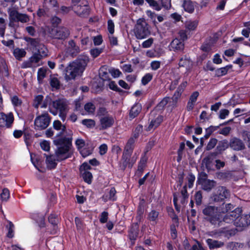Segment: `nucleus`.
Masks as SVG:
<instances>
[{
    "label": "nucleus",
    "instance_id": "f257e3e1",
    "mask_svg": "<svg viewBox=\"0 0 250 250\" xmlns=\"http://www.w3.org/2000/svg\"><path fill=\"white\" fill-rule=\"evenodd\" d=\"M72 137H63L54 140V144L57 146L55 151V156L45 155L47 167L53 169L56 167L57 163L56 161H61L71 157L70 149L72 146Z\"/></svg>",
    "mask_w": 250,
    "mask_h": 250
},
{
    "label": "nucleus",
    "instance_id": "f03ea898",
    "mask_svg": "<svg viewBox=\"0 0 250 250\" xmlns=\"http://www.w3.org/2000/svg\"><path fill=\"white\" fill-rule=\"evenodd\" d=\"M89 62L87 56H81L70 63L65 68V78L67 80L74 79L82 75Z\"/></svg>",
    "mask_w": 250,
    "mask_h": 250
},
{
    "label": "nucleus",
    "instance_id": "7ed1b4c3",
    "mask_svg": "<svg viewBox=\"0 0 250 250\" xmlns=\"http://www.w3.org/2000/svg\"><path fill=\"white\" fill-rule=\"evenodd\" d=\"M204 219L215 227L222 226L221 215L218 212V207L209 205H205L202 209Z\"/></svg>",
    "mask_w": 250,
    "mask_h": 250
},
{
    "label": "nucleus",
    "instance_id": "20e7f679",
    "mask_svg": "<svg viewBox=\"0 0 250 250\" xmlns=\"http://www.w3.org/2000/svg\"><path fill=\"white\" fill-rule=\"evenodd\" d=\"M134 33L138 39L146 38L150 35L148 24L144 19L137 20L134 28Z\"/></svg>",
    "mask_w": 250,
    "mask_h": 250
},
{
    "label": "nucleus",
    "instance_id": "39448f33",
    "mask_svg": "<svg viewBox=\"0 0 250 250\" xmlns=\"http://www.w3.org/2000/svg\"><path fill=\"white\" fill-rule=\"evenodd\" d=\"M52 106L55 109L52 110L50 108V112L56 115L59 110L60 117L62 121H64L68 110L67 102L63 100L59 99L52 102Z\"/></svg>",
    "mask_w": 250,
    "mask_h": 250
},
{
    "label": "nucleus",
    "instance_id": "423d86ee",
    "mask_svg": "<svg viewBox=\"0 0 250 250\" xmlns=\"http://www.w3.org/2000/svg\"><path fill=\"white\" fill-rule=\"evenodd\" d=\"M49 36L54 39L64 40L67 38L69 35V30L65 27H54L50 30Z\"/></svg>",
    "mask_w": 250,
    "mask_h": 250
},
{
    "label": "nucleus",
    "instance_id": "0eeeda50",
    "mask_svg": "<svg viewBox=\"0 0 250 250\" xmlns=\"http://www.w3.org/2000/svg\"><path fill=\"white\" fill-rule=\"evenodd\" d=\"M230 196L229 191L225 187L219 186L216 192L211 196V200L214 202H221Z\"/></svg>",
    "mask_w": 250,
    "mask_h": 250
},
{
    "label": "nucleus",
    "instance_id": "6e6552de",
    "mask_svg": "<svg viewBox=\"0 0 250 250\" xmlns=\"http://www.w3.org/2000/svg\"><path fill=\"white\" fill-rule=\"evenodd\" d=\"M51 121V117L47 113L38 116L35 120L34 125L35 129L43 130L46 128Z\"/></svg>",
    "mask_w": 250,
    "mask_h": 250
},
{
    "label": "nucleus",
    "instance_id": "1a4fd4ad",
    "mask_svg": "<svg viewBox=\"0 0 250 250\" xmlns=\"http://www.w3.org/2000/svg\"><path fill=\"white\" fill-rule=\"evenodd\" d=\"M131 154V153H128L125 151L124 152L122 163L120 166L123 170H125L127 167L131 168L133 164L136 162L137 157L133 156L130 159Z\"/></svg>",
    "mask_w": 250,
    "mask_h": 250
},
{
    "label": "nucleus",
    "instance_id": "9d476101",
    "mask_svg": "<svg viewBox=\"0 0 250 250\" xmlns=\"http://www.w3.org/2000/svg\"><path fill=\"white\" fill-rule=\"evenodd\" d=\"M14 120V115L12 113L5 114L0 113V126L10 127Z\"/></svg>",
    "mask_w": 250,
    "mask_h": 250
},
{
    "label": "nucleus",
    "instance_id": "9b49d317",
    "mask_svg": "<svg viewBox=\"0 0 250 250\" xmlns=\"http://www.w3.org/2000/svg\"><path fill=\"white\" fill-rule=\"evenodd\" d=\"M229 146L234 150H242L245 148L244 143L239 139L233 138L230 140Z\"/></svg>",
    "mask_w": 250,
    "mask_h": 250
},
{
    "label": "nucleus",
    "instance_id": "f8f14e48",
    "mask_svg": "<svg viewBox=\"0 0 250 250\" xmlns=\"http://www.w3.org/2000/svg\"><path fill=\"white\" fill-rule=\"evenodd\" d=\"M237 227L245 228L250 225V215L246 214L240 216L237 221L234 222Z\"/></svg>",
    "mask_w": 250,
    "mask_h": 250
},
{
    "label": "nucleus",
    "instance_id": "ddd939ff",
    "mask_svg": "<svg viewBox=\"0 0 250 250\" xmlns=\"http://www.w3.org/2000/svg\"><path fill=\"white\" fill-rule=\"evenodd\" d=\"M75 12L79 16L83 17L87 16L89 13V9L87 5H74L73 7Z\"/></svg>",
    "mask_w": 250,
    "mask_h": 250
},
{
    "label": "nucleus",
    "instance_id": "4468645a",
    "mask_svg": "<svg viewBox=\"0 0 250 250\" xmlns=\"http://www.w3.org/2000/svg\"><path fill=\"white\" fill-rule=\"evenodd\" d=\"M42 59L41 57L36 53L30 57L29 61L23 63V67H35L37 65V63Z\"/></svg>",
    "mask_w": 250,
    "mask_h": 250
},
{
    "label": "nucleus",
    "instance_id": "2eb2a0df",
    "mask_svg": "<svg viewBox=\"0 0 250 250\" xmlns=\"http://www.w3.org/2000/svg\"><path fill=\"white\" fill-rule=\"evenodd\" d=\"M101 126L102 129H105L111 127L114 123L112 117L104 116L100 119Z\"/></svg>",
    "mask_w": 250,
    "mask_h": 250
},
{
    "label": "nucleus",
    "instance_id": "dca6fc26",
    "mask_svg": "<svg viewBox=\"0 0 250 250\" xmlns=\"http://www.w3.org/2000/svg\"><path fill=\"white\" fill-rule=\"evenodd\" d=\"M68 45V50L69 53L73 57L76 56L80 52L79 47L76 45L75 42L73 40L69 41Z\"/></svg>",
    "mask_w": 250,
    "mask_h": 250
},
{
    "label": "nucleus",
    "instance_id": "f3484780",
    "mask_svg": "<svg viewBox=\"0 0 250 250\" xmlns=\"http://www.w3.org/2000/svg\"><path fill=\"white\" fill-rule=\"evenodd\" d=\"M170 46L174 51H182L184 48V43L177 38L174 39L171 42Z\"/></svg>",
    "mask_w": 250,
    "mask_h": 250
},
{
    "label": "nucleus",
    "instance_id": "a211bd4d",
    "mask_svg": "<svg viewBox=\"0 0 250 250\" xmlns=\"http://www.w3.org/2000/svg\"><path fill=\"white\" fill-rule=\"evenodd\" d=\"M201 185L203 189L209 192L216 186V182L214 180L209 179L202 183Z\"/></svg>",
    "mask_w": 250,
    "mask_h": 250
},
{
    "label": "nucleus",
    "instance_id": "6ab92c4d",
    "mask_svg": "<svg viewBox=\"0 0 250 250\" xmlns=\"http://www.w3.org/2000/svg\"><path fill=\"white\" fill-rule=\"evenodd\" d=\"M139 232V225L138 223L133 224L132 225L129 231V237L131 240H135L138 236Z\"/></svg>",
    "mask_w": 250,
    "mask_h": 250
},
{
    "label": "nucleus",
    "instance_id": "aec40b11",
    "mask_svg": "<svg viewBox=\"0 0 250 250\" xmlns=\"http://www.w3.org/2000/svg\"><path fill=\"white\" fill-rule=\"evenodd\" d=\"M182 93V89H177L172 97L171 98V101H170V103L171 104V105L173 107H175L177 106V104L178 103V100L180 99L181 94Z\"/></svg>",
    "mask_w": 250,
    "mask_h": 250
},
{
    "label": "nucleus",
    "instance_id": "412c9836",
    "mask_svg": "<svg viewBox=\"0 0 250 250\" xmlns=\"http://www.w3.org/2000/svg\"><path fill=\"white\" fill-rule=\"evenodd\" d=\"M207 243L210 249L220 248L224 245V242L217 240H214L211 239H208Z\"/></svg>",
    "mask_w": 250,
    "mask_h": 250
},
{
    "label": "nucleus",
    "instance_id": "4be33fe9",
    "mask_svg": "<svg viewBox=\"0 0 250 250\" xmlns=\"http://www.w3.org/2000/svg\"><path fill=\"white\" fill-rule=\"evenodd\" d=\"M163 120V117L161 115H159L155 120L151 121L150 124L147 127V130L150 131L152 128H155L157 127L162 123Z\"/></svg>",
    "mask_w": 250,
    "mask_h": 250
},
{
    "label": "nucleus",
    "instance_id": "5701e85b",
    "mask_svg": "<svg viewBox=\"0 0 250 250\" xmlns=\"http://www.w3.org/2000/svg\"><path fill=\"white\" fill-rule=\"evenodd\" d=\"M182 6L186 11L191 13L194 10V6L191 0H184Z\"/></svg>",
    "mask_w": 250,
    "mask_h": 250
},
{
    "label": "nucleus",
    "instance_id": "b1692460",
    "mask_svg": "<svg viewBox=\"0 0 250 250\" xmlns=\"http://www.w3.org/2000/svg\"><path fill=\"white\" fill-rule=\"evenodd\" d=\"M141 110H142L141 105L139 104H135L132 107V108L130 111V113H129L130 117L132 118H135L139 114V113L141 112Z\"/></svg>",
    "mask_w": 250,
    "mask_h": 250
},
{
    "label": "nucleus",
    "instance_id": "393cba45",
    "mask_svg": "<svg viewBox=\"0 0 250 250\" xmlns=\"http://www.w3.org/2000/svg\"><path fill=\"white\" fill-rule=\"evenodd\" d=\"M9 26L14 27L16 22V9L14 7L9 9Z\"/></svg>",
    "mask_w": 250,
    "mask_h": 250
},
{
    "label": "nucleus",
    "instance_id": "a878e982",
    "mask_svg": "<svg viewBox=\"0 0 250 250\" xmlns=\"http://www.w3.org/2000/svg\"><path fill=\"white\" fill-rule=\"evenodd\" d=\"M179 65L180 67H184L188 69L192 66V62L186 57L182 58L179 61Z\"/></svg>",
    "mask_w": 250,
    "mask_h": 250
},
{
    "label": "nucleus",
    "instance_id": "bb28decb",
    "mask_svg": "<svg viewBox=\"0 0 250 250\" xmlns=\"http://www.w3.org/2000/svg\"><path fill=\"white\" fill-rule=\"evenodd\" d=\"M242 213V209L240 208H236L233 210L228 213L229 216L233 220L234 222L237 221Z\"/></svg>",
    "mask_w": 250,
    "mask_h": 250
},
{
    "label": "nucleus",
    "instance_id": "cd10ccee",
    "mask_svg": "<svg viewBox=\"0 0 250 250\" xmlns=\"http://www.w3.org/2000/svg\"><path fill=\"white\" fill-rule=\"evenodd\" d=\"M229 146V143L226 140H223L220 141L216 148V150L220 151L221 153L227 148Z\"/></svg>",
    "mask_w": 250,
    "mask_h": 250
},
{
    "label": "nucleus",
    "instance_id": "c85d7f7f",
    "mask_svg": "<svg viewBox=\"0 0 250 250\" xmlns=\"http://www.w3.org/2000/svg\"><path fill=\"white\" fill-rule=\"evenodd\" d=\"M135 138L134 137H131L127 141V143L125 146L124 151L127 152L128 153H132L133 147H134V144L135 143Z\"/></svg>",
    "mask_w": 250,
    "mask_h": 250
},
{
    "label": "nucleus",
    "instance_id": "c756f323",
    "mask_svg": "<svg viewBox=\"0 0 250 250\" xmlns=\"http://www.w3.org/2000/svg\"><path fill=\"white\" fill-rule=\"evenodd\" d=\"M38 52L35 53L37 55H38L42 59L43 57H46L47 56L48 50L44 46V45L42 44L39 46L37 49Z\"/></svg>",
    "mask_w": 250,
    "mask_h": 250
},
{
    "label": "nucleus",
    "instance_id": "7c9ffc66",
    "mask_svg": "<svg viewBox=\"0 0 250 250\" xmlns=\"http://www.w3.org/2000/svg\"><path fill=\"white\" fill-rule=\"evenodd\" d=\"M80 172L84 181L88 184H90L92 178L91 173L85 170L84 171H80Z\"/></svg>",
    "mask_w": 250,
    "mask_h": 250
},
{
    "label": "nucleus",
    "instance_id": "2f4dec72",
    "mask_svg": "<svg viewBox=\"0 0 250 250\" xmlns=\"http://www.w3.org/2000/svg\"><path fill=\"white\" fill-rule=\"evenodd\" d=\"M8 224L6 225V228L8 230V232L7 233V236L8 238H12L14 236V225L10 221L7 222Z\"/></svg>",
    "mask_w": 250,
    "mask_h": 250
},
{
    "label": "nucleus",
    "instance_id": "473e14b6",
    "mask_svg": "<svg viewBox=\"0 0 250 250\" xmlns=\"http://www.w3.org/2000/svg\"><path fill=\"white\" fill-rule=\"evenodd\" d=\"M232 68L231 65H227L225 67L218 69L216 70V75L219 77L226 74L228 71Z\"/></svg>",
    "mask_w": 250,
    "mask_h": 250
},
{
    "label": "nucleus",
    "instance_id": "72a5a7b5",
    "mask_svg": "<svg viewBox=\"0 0 250 250\" xmlns=\"http://www.w3.org/2000/svg\"><path fill=\"white\" fill-rule=\"evenodd\" d=\"M147 160V158L145 156H143L141 158L138 167V172H139L140 173H142L143 172L144 169L146 167Z\"/></svg>",
    "mask_w": 250,
    "mask_h": 250
},
{
    "label": "nucleus",
    "instance_id": "f704fd0d",
    "mask_svg": "<svg viewBox=\"0 0 250 250\" xmlns=\"http://www.w3.org/2000/svg\"><path fill=\"white\" fill-rule=\"evenodd\" d=\"M99 75L104 81L109 80V75L106 68L103 66L101 67L99 71Z\"/></svg>",
    "mask_w": 250,
    "mask_h": 250
},
{
    "label": "nucleus",
    "instance_id": "c9c22d12",
    "mask_svg": "<svg viewBox=\"0 0 250 250\" xmlns=\"http://www.w3.org/2000/svg\"><path fill=\"white\" fill-rule=\"evenodd\" d=\"M48 221L53 227H56L59 222L58 216L54 214H50L48 217Z\"/></svg>",
    "mask_w": 250,
    "mask_h": 250
},
{
    "label": "nucleus",
    "instance_id": "e433bc0d",
    "mask_svg": "<svg viewBox=\"0 0 250 250\" xmlns=\"http://www.w3.org/2000/svg\"><path fill=\"white\" fill-rule=\"evenodd\" d=\"M202 192L201 191H198L194 195V200L197 206H200L202 203Z\"/></svg>",
    "mask_w": 250,
    "mask_h": 250
},
{
    "label": "nucleus",
    "instance_id": "4c0bfd02",
    "mask_svg": "<svg viewBox=\"0 0 250 250\" xmlns=\"http://www.w3.org/2000/svg\"><path fill=\"white\" fill-rule=\"evenodd\" d=\"M217 177L218 178L222 180L229 179L231 178L232 174L229 171L219 172L217 173Z\"/></svg>",
    "mask_w": 250,
    "mask_h": 250
},
{
    "label": "nucleus",
    "instance_id": "58836bf2",
    "mask_svg": "<svg viewBox=\"0 0 250 250\" xmlns=\"http://www.w3.org/2000/svg\"><path fill=\"white\" fill-rule=\"evenodd\" d=\"M47 70L44 68H41L38 72V80L39 83H42V79L45 77Z\"/></svg>",
    "mask_w": 250,
    "mask_h": 250
},
{
    "label": "nucleus",
    "instance_id": "ea45409f",
    "mask_svg": "<svg viewBox=\"0 0 250 250\" xmlns=\"http://www.w3.org/2000/svg\"><path fill=\"white\" fill-rule=\"evenodd\" d=\"M53 127L54 129L59 130H62L63 132L66 129V127L62 124L61 122L59 120H56L53 122Z\"/></svg>",
    "mask_w": 250,
    "mask_h": 250
},
{
    "label": "nucleus",
    "instance_id": "a19ab883",
    "mask_svg": "<svg viewBox=\"0 0 250 250\" xmlns=\"http://www.w3.org/2000/svg\"><path fill=\"white\" fill-rule=\"evenodd\" d=\"M17 21L26 22L29 21V18L27 15L20 14L17 11Z\"/></svg>",
    "mask_w": 250,
    "mask_h": 250
},
{
    "label": "nucleus",
    "instance_id": "79ce46f5",
    "mask_svg": "<svg viewBox=\"0 0 250 250\" xmlns=\"http://www.w3.org/2000/svg\"><path fill=\"white\" fill-rule=\"evenodd\" d=\"M208 180L209 179H208V175L205 172H201L199 174L198 182L199 185H201L202 183Z\"/></svg>",
    "mask_w": 250,
    "mask_h": 250
},
{
    "label": "nucleus",
    "instance_id": "37998d69",
    "mask_svg": "<svg viewBox=\"0 0 250 250\" xmlns=\"http://www.w3.org/2000/svg\"><path fill=\"white\" fill-rule=\"evenodd\" d=\"M26 41L30 42V44L36 48L37 49L38 47H39V46L42 45V44L40 43L39 40L38 39H33L31 38H28L27 39Z\"/></svg>",
    "mask_w": 250,
    "mask_h": 250
},
{
    "label": "nucleus",
    "instance_id": "c03bdc74",
    "mask_svg": "<svg viewBox=\"0 0 250 250\" xmlns=\"http://www.w3.org/2000/svg\"><path fill=\"white\" fill-rule=\"evenodd\" d=\"M218 140L216 138H211L206 146L207 150H210L213 148L217 145Z\"/></svg>",
    "mask_w": 250,
    "mask_h": 250
},
{
    "label": "nucleus",
    "instance_id": "a18cd8bd",
    "mask_svg": "<svg viewBox=\"0 0 250 250\" xmlns=\"http://www.w3.org/2000/svg\"><path fill=\"white\" fill-rule=\"evenodd\" d=\"M198 22L196 21H188L186 23V27L189 30H194L197 27Z\"/></svg>",
    "mask_w": 250,
    "mask_h": 250
},
{
    "label": "nucleus",
    "instance_id": "49530a36",
    "mask_svg": "<svg viewBox=\"0 0 250 250\" xmlns=\"http://www.w3.org/2000/svg\"><path fill=\"white\" fill-rule=\"evenodd\" d=\"M212 158H211L210 156L208 155L203 159V163L205 164V166L207 169L210 168V165L213 161Z\"/></svg>",
    "mask_w": 250,
    "mask_h": 250
},
{
    "label": "nucleus",
    "instance_id": "de8ad7c7",
    "mask_svg": "<svg viewBox=\"0 0 250 250\" xmlns=\"http://www.w3.org/2000/svg\"><path fill=\"white\" fill-rule=\"evenodd\" d=\"M82 124L88 127H92L95 126V121L91 119H84L82 121Z\"/></svg>",
    "mask_w": 250,
    "mask_h": 250
},
{
    "label": "nucleus",
    "instance_id": "09e8293b",
    "mask_svg": "<svg viewBox=\"0 0 250 250\" xmlns=\"http://www.w3.org/2000/svg\"><path fill=\"white\" fill-rule=\"evenodd\" d=\"M152 78V75L150 73H147L142 78V83L143 85L146 84L149 82H150Z\"/></svg>",
    "mask_w": 250,
    "mask_h": 250
},
{
    "label": "nucleus",
    "instance_id": "8fccbe9b",
    "mask_svg": "<svg viewBox=\"0 0 250 250\" xmlns=\"http://www.w3.org/2000/svg\"><path fill=\"white\" fill-rule=\"evenodd\" d=\"M159 212L155 210H152L149 214L148 219L150 221H155L157 219Z\"/></svg>",
    "mask_w": 250,
    "mask_h": 250
},
{
    "label": "nucleus",
    "instance_id": "3c124183",
    "mask_svg": "<svg viewBox=\"0 0 250 250\" xmlns=\"http://www.w3.org/2000/svg\"><path fill=\"white\" fill-rule=\"evenodd\" d=\"M10 194L9 190L7 188L3 189L2 192L0 194L1 199L3 201H6L9 197Z\"/></svg>",
    "mask_w": 250,
    "mask_h": 250
},
{
    "label": "nucleus",
    "instance_id": "603ef678",
    "mask_svg": "<svg viewBox=\"0 0 250 250\" xmlns=\"http://www.w3.org/2000/svg\"><path fill=\"white\" fill-rule=\"evenodd\" d=\"M95 109V105L92 103H87L84 105V109L89 113H93Z\"/></svg>",
    "mask_w": 250,
    "mask_h": 250
},
{
    "label": "nucleus",
    "instance_id": "864d4df0",
    "mask_svg": "<svg viewBox=\"0 0 250 250\" xmlns=\"http://www.w3.org/2000/svg\"><path fill=\"white\" fill-rule=\"evenodd\" d=\"M102 49L96 48L91 49L90 54L93 58H96L98 57L102 52Z\"/></svg>",
    "mask_w": 250,
    "mask_h": 250
},
{
    "label": "nucleus",
    "instance_id": "5fc2aeb1",
    "mask_svg": "<svg viewBox=\"0 0 250 250\" xmlns=\"http://www.w3.org/2000/svg\"><path fill=\"white\" fill-rule=\"evenodd\" d=\"M43 100V96L42 95H38L35 97L34 100V106L38 108L39 104L41 103Z\"/></svg>",
    "mask_w": 250,
    "mask_h": 250
},
{
    "label": "nucleus",
    "instance_id": "6e6d98bb",
    "mask_svg": "<svg viewBox=\"0 0 250 250\" xmlns=\"http://www.w3.org/2000/svg\"><path fill=\"white\" fill-rule=\"evenodd\" d=\"M241 135L245 141L250 142V132L247 130H243Z\"/></svg>",
    "mask_w": 250,
    "mask_h": 250
},
{
    "label": "nucleus",
    "instance_id": "4d7b16f0",
    "mask_svg": "<svg viewBox=\"0 0 250 250\" xmlns=\"http://www.w3.org/2000/svg\"><path fill=\"white\" fill-rule=\"evenodd\" d=\"M116 194V190L114 188H112L109 192V196L108 199L112 201H115L116 199L115 197V195Z\"/></svg>",
    "mask_w": 250,
    "mask_h": 250
},
{
    "label": "nucleus",
    "instance_id": "13d9d810",
    "mask_svg": "<svg viewBox=\"0 0 250 250\" xmlns=\"http://www.w3.org/2000/svg\"><path fill=\"white\" fill-rule=\"evenodd\" d=\"M26 54L24 49L17 48V59L20 60L21 58L24 57Z\"/></svg>",
    "mask_w": 250,
    "mask_h": 250
},
{
    "label": "nucleus",
    "instance_id": "bf43d9fd",
    "mask_svg": "<svg viewBox=\"0 0 250 250\" xmlns=\"http://www.w3.org/2000/svg\"><path fill=\"white\" fill-rule=\"evenodd\" d=\"M109 88L114 91L119 92H123V90L119 88L114 81H111L109 83Z\"/></svg>",
    "mask_w": 250,
    "mask_h": 250
},
{
    "label": "nucleus",
    "instance_id": "052dcab7",
    "mask_svg": "<svg viewBox=\"0 0 250 250\" xmlns=\"http://www.w3.org/2000/svg\"><path fill=\"white\" fill-rule=\"evenodd\" d=\"M108 213L107 212L104 211L101 213L100 221L102 223H104L107 222L108 219Z\"/></svg>",
    "mask_w": 250,
    "mask_h": 250
},
{
    "label": "nucleus",
    "instance_id": "680f3d73",
    "mask_svg": "<svg viewBox=\"0 0 250 250\" xmlns=\"http://www.w3.org/2000/svg\"><path fill=\"white\" fill-rule=\"evenodd\" d=\"M50 84L52 87L58 88L60 86L59 81L56 78H53L51 79Z\"/></svg>",
    "mask_w": 250,
    "mask_h": 250
},
{
    "label": "nucleus",
    "instance_id": "e2e57ef3",
    "mask_svg": "<svg viewBox=\"0 0 250 250\" xmlns=\"http://www.w3.org/2000/svg\"><path fill=\"white\" fill-rule=\"evenodd\" d=\"M170 98L169 97L164 98L161 102L157 105L158 107L164 108L169 102Z\"/></svg>",
    "mask_w": 250,
    "mask_h": 250
},
{
    "label": "nucleus",
    "instance_id": "0e129e2a",
    "mask_svg": "<svg viewBox=\"0 0 250 250\" xmlns=\"http://www.w3.org/2000/svg\"><path fill=\"white\" fill-rule=\"evenodd\" d=\"M219 128V126H213L211 125L205 129V132H207L210 135L215 131L217 130Z\"/></svg>",
    "mask_w": 250,
    "mask_h": 250
},
{
    "label": "nucleus",
    "instance_id": "69168bd1",
    "mask_svg": "<svg viewBox=\"0 0 250 250\" xmlns=\"http://www.w3.org/2000/svg\"><path fill=\"white\" fill-rule=\"evenodd\" d=\"M153 42V39L151 38L143 42L142 43V47L143 48L149 47Z\"/></svg>",
    "mask_w": 250,
    "mask_h": 250
},
{
    "label": "nucleus",
    "instance_id": "338daca9",
    "mask_svg": "<svg viewBox=\"0 0 250 250\" xmlns=\"http://www.w3.org/2000/svg\"><path fill=\"white\" fill-rule=\"evenodd\" d=\"M222 223L225 222L228 224H231L234 222L233 220L231 218L228 213L226 214L224 217L222 219Z\"/></svg>",
    "mask_w": 250,
    "mask_h": 250
},
{
    "label": "nucleus",
    "instance_id": "774afa93",
    "mask_svg": "<svg viewBox=\"0 0 250 250\" xmlns=\"http://www.w3.org/2000/svg\"><path fill=\"white\" fill-rule=\"evenodd\" d=\"M40 146L45 151H48L50 149L49 143L46 141L41 143Z\"/></svg>",
    "mask_w": 250,
    "mask_h": 250
}]
</instances>
